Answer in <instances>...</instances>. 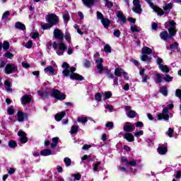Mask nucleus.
Returning a JSON list of instances; mask_svg holds the SVG:
<instances>
[{
    "label": "nucleus",
    "instance_id": "1",
    "mask_svg": "<svg viewBox=\"0 0 181 181\" xmlns=\"http://www.w3.org/2000/svg\"><path fill=\"white\" fill-rule=\"evenodd\" d=\"M165 29H168L169 33L168 31H163L160 34V37L162 40L166 42L168 39H171L173 36H176L177 30L176 29V23L173 21L165 22Z\"/></svg>",
    "mask_w": 181,
    "mask_h": 181
},
{
    "label": "nucleus",
    "instance_id": "2",
    "mask_svg": "<svg viewBox=\"0 0 181 181\" xmlns=\"http://www.w3.org/2000/svg\"><path fill=\"white\" fill-rule=\"evenodd\" d=\"M62 67L64 69V70L62 71V74H64L65 77H69V76L71 80H78L79 81L84 80V78L81 75L74 73L76 68L73 66L70 68V65L67 64V62H64Z\"/></svg>",
    "mask_w": 181,
    "mask_h": 181
},
{
    "label": "nucleus",
    "instance_id": "3",
    "mask_svg": "<svg viewBox=\"0 0 181 181\" xmlns=\"http://www.w3.org/2000/svg\"><path fill=\"white\" fill-rule=\"evenodd\" d=\"M46 21L47 23H45L42 25L43 30H47L57 25L59 23V17L56 14L49 13L46 16Z\"/></svg>",
    "mask_w": 181,
    "mask_h": 181
},
{
    "label": "nucleus",
    "instance_id": "4",
    "mask_svg": "<svg viewBox=\"0 0 181 181\" xmlns=\"http://www.w3.org/2000/svg\"><path fill=\"white\" fill-rule=\"evenodd\" d=\"M52 47L58 56H63L66 50H67V45H66V44L63 42H60L59 44L56 42H54Z\"/></svg>",
    "mask_w": 181,
    "mask_h": 181
},
{
    "label": "nucleus",
    "instance_id": "5",
    "mask_svg": "<svg viewBox=\"0 0 181 181\" xmlns=\"http://www.w3.org/2000/svg\"><path fill=\"white\" fill-rule=\"evenodd\" d=\"M173 107V104L171 103L168 105V107H163L162 112L157 115V119L158 121H162V119L169 121V110H172Z\"/></svg>",
    "mask_w": 181,
    "mask_h": 181
},
{
    "label": "nucleus",
    "instance_id": "6",
    "mask_svg": "<svg viewBox=\"0 0 181 181\" xmlns=\"http://www.w3.org/2000/svg\"><path fill=\"white\" fill-rule=\"evenodd\" d=\"M95 63H97L96 67L98 69V71L100 74H110L111 73V70L108 69V67L103 66V63H104V59L103 58H100L95 60Z\"/></svg>",
    "mask_w": 181,
    "mask_h": 181
},
{
    "label": "nucleus",
    "instance_id": "7",
    "mask_svg": "<svg viewBox=\"0 0 181 181\" xmlns=\"http://www.w3.org/2000/svg\"><path fill=\"white\" fill-rule=\"evenodd\" d=\"M142 56L141 57V59L142 62H147V63L151 62L152 60L151 57H149L146 54H152V49L148 47H144L141 49Z\"/></svg>",
    "mask_w": 181,
    "mask_h": 181
},
{
    "label": "nucleus",
    "instance_id": "8",
    "mask_svg": "<svg viewBox=\"0 0 181 181\" xmlns=\"http://www.w3.org/2000/svg\"><path fill=\"white\" fill-rule=\"evenodd\" d=\"M173 8V4L169 3V4H165V5L163 6V10L158 7L156 13L159 15V16H162L163 15H168L169 12H170V10Z\"/></svg>",
    "mask_w": 181,
    "mask_h": 181
},
{
    "label": "nucleus",
    "instance_id": "9",
    "mask_svg": "<svg viewBox=\"0 0 181 181\" xmlns=\"http://www.w3.org/2000/svg\"><path fill=\"white\" fill-rule=\"evenodd\" d=\"M51 95L56 98V100H59L60 101H63V100H66V94L60 92V90L57 89H52L51 91Z\"/></svg>",
    "mask_w": 181,
    "mask_h": 181
},
{
    "label": "nucleus",
    "instance_id": "10",
    "mask_svg": "<svg viewBox=\"0 0 181 181\" xmlns=\"http://www.w3.org/2000/svg\"><path fill=\"white\" fill-rule=\"evenodd\" d=\"M122 163H124L125 166H133L135 167L136 166V163H141L142 162V160L139 159V160H128V158L126 157H122L121 159Z\"/></svg>",
    "mask_w": 181,
    "mask_h": 181
},
{
    "label": "nucleus",
    "instance_id": "11",
    "mask_svg": "<svg viewBox=\"0 0 181 181\" xmlns=\"http://www.w3.org/2000/svg\"><path fill=\"white\" fill-rule=\"evenodd\" d=\"M4 70L6 74L16 73V71H18V66L13 64H8L6 66Z\"/></svg>",
    "mask_w": 181,
    "mask_h": 181
},
{
    "label": "nucleus",
    "instance_id": "12",
    "mask_svg": "<svg viewBox=\"0 0 181 181\" xmlns=\"http://www.w3.org/2000/svg\"><path fill=\"white\" fill-rule=\"evenodd\" d=\"M54 37L55 39H58L59 40H63L64 39V34L62 31V30L59 28L54 29L53 32Z\"/></svg>",
    "mask_w": 181,
    "mask_h": 181
},
{
    "label": "nucleus",
    "instance_id": "13",
    "mask_svg": "<svg viewBox=\"0 0 181 181\" xmlns=\"http://www.w3.org/2000/svg\"><path fill=\"white\" fill-rule=\"evenodd\" d=\"M18 135L19 136L18 141H20L21 144H26V142H28V137L25 132L20 130L18 132Z\"/></svg>",
    "mask_w": 181,
    "mask_h": 181
},
{
    "label": "nucleus",
    "instance_id": "14",
    "mask_svg": "<svg viewBox=\"0 0 181 181\" xmlns=\"http://www.w3.org/2000/svg\"><path fill=\"white\" fill-rule=\"evenodd\" d=\"M45 73L48 76H54V73L57 71L56 66H49L44 69Z\"/></svg>",
    "mask_w": 181,
    "mask_h": 181
},
{
    "label": "nucleus",
    "instance_id": "15",
    "mask_svg": "<svg viewBox=\"0 0 181 181\" xmlns=\"http://www.w3.org/2000/svg\"><path fill=\"white\" fill-rule=\"evenodd\" d=\"M26 119H28V114L21 111L18 112L17 121H18V122H23V121H26Z\"/></svg>",
    "mask_w": 181,
    "mask_h": 181
},
{
    "label": "nucleus",
    "instance_id": "16",
    "mask_svg": "<svg viewBox=\"0 0 181 181\" xmlns=\"http://www.w3.org/2000/svg\"><path fill=\"white\" fill-rule=\"evenodd\" d=\"M116 16L119 19L120 25H124V23H127V17H125L122 11H117Z\"/></svg>",
    "mask_w": 181,
    "mask_h": 181
},
{
    "label": "nucleus",
    "instance_id": "17",
    "mask_svg": "<svg viewBox=\"0 0 181 181\" xmlns=\"http://www.w3.org/2000/svg\"><path fill=\"white\" fill-rule=\"evenodd\" d=\"M157 152L159 155H166L168 152V148L165 146L163 144H159L157 148Z\"/></svg>",
    "mask_w": 181,
    "mask_h": 181
},
{
    "label": "nucleus",
    "instance_id": "18",
    "mask_svg": "<svg viewBox=\"0 0 181 181\" xmlns=\"http://www.w3.org/2000/svg\"><path fill=\"white\" fill-rule=\"evenodd\" d=\"M123 128L124 131L126 132H132V131L135 129V125L132 124V123L127 122Z\"/></svg>",
    "mask_w": 181,
    "mask_h": 181
},
{
    "label": "nucleus",
    "instance_id": "19",
    "mask_svg": "<svg viewBox=\"0 0 181 181\" xmlns=\"http://www.w3.org/2000/svg\"><path fill=\"white\" fill-rule=\"evenodd\" d=\"M31 100H32V95H24L21 98V104H23V105H25V104H28V103H30Z\"/></svg>",
    "mask_w": 181,
    "mask_h": 181
},
{
    "label": "nucleus",
    "instance_id": "20",
    "mask_svg": "<svg viewBox=\"0 0 181 181\" xmlns=\"http://www.w3.org/2000/svg\"><path fill=\"white\" fill-rule=\"evenodd\" d=\"M4 87L7 93H12L13 90L11 88L12 87V81L9 78L5 81Z\"/></svg>",
    "mask_w": 181,
    "mask_h": 181
},
{
    "label": "nucleus",
    "instance_id": "21",
    "mask_svg": "<svg viewBox=\"0 0 181 181\" xmlns=\"http://www.w3.org/2000/svg\"><path fill=\"white\" fill-rule=\"evenodd\" d=\"M83 4L87 8H91L94 6V4H95V0H82Z\"/></svg>",
    "mask_w": 181,
    "mask_h": 181
},
{
    "label": "nucleus",
    "instance_id": "22",
    "mask_svg": "<svg viewBox=\"0 0 181 181\" xmlns=\"http://www.w3.org/2000/svg\"><path fill=\"white\" fill-rule=\"evenodd\" d=\"M163 81V78H162V74H156L154 76V81L156 84H160L162 81Z\"/></svg>",
    "mask_w": 181,
    "mask_h": 181
},
{
    "label": "nucleus",
    "instance_id": "23",
    "mask_svg": "<svg viewBox=\"0 0 181 181\" xmlns=\"http://www.w3.org/2000/svg\"><path fill=\"white\" fill-rule=\"evenodd\" d=\"M123 138L127 139L128 142H134V135L131 133H125L123 135Z\"/></svg>",
    "mask_w": 181,
    "mask_h": 181
},
{
    "label": "nucleus",
    "instance_id": "24",
    "mask_svg": "<svg viewBox=\"0 0 181 181\" xmlns=\"http://www.w3.org/2000/svg\"><path fill=\"white\" fill-rule=\"evenodd\" d=\"M166 47L168 50H177V52H179V50L177 49L179 47V43H177V42L171 44L170 47L167 45Z\"/></svg>",
    "mask_w": 181,
    "mask_h": 181
},
{
    "label": "nucleus",
    "instance_id": "25",
    "mask_svg": "<svg viewBox=\"0 0 181 181\" xmlns=\"http://www.w3.org/2000/svg\"><path fill=\"white\" fill-rule=\"evenodd\" d=\"M62 17L65 25H67L70 21V15L69 14V11H64L62 14Z\"/></svg>",
    "mask_w": 181,
    "mask_h": 181
},
{
    "label": "nucleus",
    "instance_id": "26",
    "mask_svg": "<svg viewBox=\"0 0 181 181\" xmlns=\"http://www.w3.org/2000/svg\"><path fill=\"white\" fill-rule=\"evenodd\" d=\"M38 95L42 98V100H45V98H47V95H49V93L46 90H38Z\"/></svg>",
    "mask_w": 181,
    "mask_h": 181
},
{
    "label": "nucleus",
    "instance_id": "27",
    "mask_svg": "<svg viewBox=\"0 0 181 181\" xmlns=\"http://www.w3.org/2000/svg\"><path fill=\"white\" fill-rule=\"evenodd\" d=\"M66 115V112H60L55 115L56 121H62V119Z\"/></svg>",
    "mask_w": 181,
    "mask_h": 181
},
{
    "label": "nucleus",
    "instance_id": "28",
    "mask_svg": "<svg viewBox=\"0 0 181 181\" xmlns=\"http://www.w3.org/2000/svg\"><path fill=\"white\" fill-rule=\"evenodd\" d=\"M58 142H59V137L52 138V142L50 144V146L52 149L56 148V146H57Z\"/></svg>",
    "mask_w": 181,
    "mask_h": 181
},
{
    "label": "nucleus",
    "instance_id": "29",
    "mask_svg": "<svg viewBox=\"0 0 181 181\" xmlns=\"http://www.w3.org/2000/svg\"><path fill=\"white\" fill-rule=\"evenodd\" d=\"M145 1L148 3L150 8H151V9L154 11V12L158 11V6L153 4L152 0H145Z\"/></svg>",
    "mask_w": 181,
    "mask_h": 181
},
{
    "label": "nucleus",
    "instance_id": "30",
    "mask_svg": "<svg viewBox=\"0 0 181 181\" xmlns=\"http://www.w3.org/2000/svg\"><path fill=\"white\" fill-rule=\"evenodd\" d=\"M15 28L16 29H19L20 30H25V29H26V27L24 25V24L21 22H16L15 23Z\"/></svg>",
    "mask_w": 181,
    "mask_h": 181
},
{
    "label": "nucleus",
    "instance_id": "31",
    "mask_svg": "<svg viewBox=\"0 0 181 181\" xmlns=\"http://www.w3.org/2000/svg\"><path fill=\"white\" fill-rule=\"evenodd\" d=\"M41 156H49L52 155V150L50 149H44L40 151Z\"/></svg>",
    "mask_w": 181,
    "mask_h": 181
},
{
    "label": "nucleus",
    "instance_id": "32",
    "mask_svg": "<svg viewBox=\"0 0 181 181\" xmlns=\"http://www.w3.org/2000/svg\"><path fill=\"white\" fill-rule=\"evenodd\" d=\"M158 69L162 71V73H169L170 71L169 67L165 64L160 65Z\"/></svg>",
    "mask_w": 181,
    "mask_h": 181
},
{
    "label": "nucleus",
    "instance_id": "33",
    "mask_svg": "<svg viewBox=\"0 0 181 181\" xmlns=\"http://www.w3.org/2000/svg\"><path fill=\"white\" fill-rule=\"evenodd\" d=\"M124 69L122 68H116L115 70V74L117 76V77H121L122 74H124Z\"/></svg>",
    "mask_w": 181,
    "mask_h": 181
},
{
    "label": "nucleus",
    "instance_id": "34",
    "mask_svg": "<svg viewBox=\"0 0 181 181\" xmlns=\"http://www.w3.org/2000/svg\"><path fill=\"white\" fill-rule=\"evenodd\" d=\"M102 25H103L104 28H108L110 26V23H111V21L108 18H104L101 21Z\"/></svg>",
    "mask_w": 181,
    "mask_h": 181
},
{
    "label": "nucleus",
    "instance_id": "35",
    "mask_svg": "<svg viewBox=\"0 0 181 181\" xmlns=\"http://www.w3.org/2000/svg\"><path fill=\"white\" fill-rule=\"evenodd\" d=\"M78 131V125H73L69 132L71 135H74V134H77Z\"/></svg>",
    "mask_w": 181,
    "mask_h": 181
},
{
    "label": "nucleus",
    "instance_id": "36",
    "mask_svg": "<svg viewBox=\"0 0 181 181\" xmlns=\"http://www.w3.org/2000/svg\"><path fill=\"white\" fill-rule=\"evenodd\" d=\"M127 116L129 118H135V117H136V112L134 110H129L127 112Z\"/></svg>",
    "mask_w": 181,
    "mask_h": 181
},
{
    "label": "nucleus",
    "instance_id": "37",
    "mask_svg": "<svg viewBox=\"0 0 181 181\" xmlns=\"http://www.w3.org/2000/svg\"><path fill=\"white\" fill-rule=\"evenodd\" d=\"M104 52L106 53V54H110L112 52L111 46H110L108 44H106L104 46Z\"/></svg>",
    "mask_w": 181,
    "mask_h": 181
},
{
    "label": "nucleus",
    "instance_id": "38",
    "mask_svg": "<svg viewBox=\"0 0 181 181\" xmlns=\"http://www.w3.org/2000/svg\"><path fill=\"white\" fill-rule=\"evenodd\" d=\"M133 11L135 12V13H138V15H141L142 13V8L141 6L134 7Z\"/></svg>",
    "mask_w": 181,
    "mask_h": 181
},
{
    "label": "nucleus",
    "instance_id": "39",
    "mask_svg": "<svg viewBox=\"0 0 181 181\" xmlns=\"http://www.w3.org/2000/svg\"><path fill=\"white\" fill-rule=\"evenodd\" d=\"M160 93H161L163 95H165V97H166V95H168V87L166 86L161 87L160 88Z\"/></svg>",
    "mask_w": 181,
    "mask_h": 181
},
{
    "label": "nucleus",
    "instance_id": "40",
    "mask_svg": "<svg viewBox=\"0 0 181 181\" xmlns=\"http://www.w3.org/2000/svg\"><path fill=\"white\" fill-rule=\"evenodd\" d=\"M17 146H18V144H16V141H15L13 140H11L8 141V146L11 149H15V147Z\"/></svg>",
    "mask_w": 181,
    "mask_h": 181
},
{
    "label": "nucleus",
    "instance_id": "41",
    "mask_svg": "<svg viewBox=\"0 0 181 181\" xmlns=\"http://www.w3.org/2000/svg\"><path fill=\"white\" fill-rule=\"evenodd\" d=\"M78 122H81V124H86L88 121L87 117H79L77 119Z\"/></svg>",
    "mask_w": 181,
    "mask_h": 181
},
{
    "label": "nucleus",
    "instance_id": "42",
    "mask_svg": "<svg viewBox=\"0 0 181 181\" xmlns=\"http://www.w3.org/2000/svg\"><path fill=\"white\" fill-rule=\"evenodd\" d=\"M112 97V93L111 91H105V97L103 98L104 100H108Z\"/></svg>",
    "mask_w": 181,
    "mask_h": 181
},
{
    "label": "nucleus",
    "instance_id": "43",
    "mask_svg": "<svg viewBox=\"0 0 181 181\" xmlns=\"http://www.w3.org/2000/svg\"><path fill=\"white\" fill-rule=\"evenodd\" d=\"M173 129L169 128L168 130L165 132V135H168L169 138H173Z\"/></svg>",
    "mask_w": 181,
    "mask_h": 181
},
{
    "label": "nucleus",
    "instance_id": "44",
    "mask_svg": "<svg viewBox=\"0 0 181 181\" xmlns=\"http://www.w3.org/2000/svg\"><path fill=\"white\" fill-rule=\"evenodd\" d=\"M64 162L67 168H69V166H70L71 165V160L70 158H69L68 157H66L64 159Z\"/></svg>",
    "mask_w": 181,
    "mask_h": 181
},
{
    "label": "nucleus",
    "instance_id": "45",
    "mask_svg": "<svg viewBox=\"0 0 181 181\" xmlns=\"http://www.w3.org/2000/svg\"><path fill=\"white\" fill-rule=\"evenodd\" d=\"M100 165H101V162H98V163H95L93 165V170L95 172H98V170H100L99 168H100Z\"/></svg>",
    "mask_w": 181,
    "mask_h": 181
},
{
    "label": "nucleus",
    "instance_id": "46",
    "mask_svg": "<svg viewBox=\"0 0 181 181\" xmlns=\"http://www.w3.org/2000/svg\"><path fill=\"white\" fill-rule=\"evenodd\" d=\"M64 38L70 43V40H71V35H70V33L69 31H66Z\"/></svg>",
    "mask_w": 181,
    "mask_h": 181
},
{
    "label": "nucleus",
    "instance_id": "47",
    "mask_svg": "<svg viewBox=\"0 0 181 181\" xmlns=\"http://www.w3.org/2000/svg\"><path fill=\"white\" fill-rule=\"evenodd\" d=\"M95 101H98V103H100V101H101V100H102L101 93H95Z\"/></svg>",
    "mask_w": 181,
    "mask_h": 181
},
{
    "label": "nucleus",
    "instance_id": "48",
    "mask_svg": "<svg viewBox=\"0 0 181 181\" xmlns=\"http://www.w3.org/2000/svg\"><path fill=\"white\" fill-rule=\"evenodd\" d=\"M163 80L165 81L170 83V81H173V77H172L169 75H165V76L163 78Z\"/></svg>",
    "mask_w": 181,
    "mask_h": 181
},
{
    "label": "nucleus",
    "instance_id": "49",
    "mask_svg": "<svg viewBox=\"0 0 181 181\" xmlns=\"http://www.w3.org/2000/svg\"><path fill=\"white\" fill-rule=\"evenodd\" d=\"M7 112L8 115H13V114L15 113V109H13V106H11L8 107Z\"/></svg>",
    "mask_w": 181,
    "mask_h": 181
},
{
    "label": "nucleus",
    "instance_id": "50",
    "mask_svg": "<svg viewBox=\"0 0 181 181\" xmlns=\"http://www.w3.org/2000/svg\"><path fill=\"white\" fill-rule=\"evenodd\" d=\"M96 18L97 19L100 20L101 21H103V19H104V15H103V13H101V12L100 11H97L96 13Z\"/></svg>",
    "mask_w": 181,
    "mask_h": 181
},
{
    "label": "nucleus",
    "instance_id": "51",
    "mask_svg": "<svg viewBox=\"0 0 181 181\" xmlns=\"http://www.w3.org/2000/svg\"><path fill=\"white\" fill-rule=\"evenodd\" d=\"M130 30H132V32H133V33H135V32L139 33V32H140L139 28L136 25H134V26L131 25Z\"/></svg>",
    "mask_w": 181,
    "mask_h": 181
},
{
    "label": "nucleus",
    "instance_id": "52",
    "mask_svg": "<svg viewBox=\"0 0 181 181\" xmlns=\"http://www.w3.org/2000/svg\"><path fill=\"white\" fill-rule=\"evenodd\" d=\"M9 42L7 41H4L3 43V49L4 50H8V49H9Z\"/></svg>",
    "mask_w": 181,
    "mask_h": 181
},
{
    "label": "nucleus",
    "instance_id": "53",
    "mask_svg": "<svg viewBox=\"0 0 181 181\" xmlns=\"http://www.w3.org/2000/svg\"><path fill=\"white\" fill-rule=\"evenodd\" d=\"M105 127L108 128V129H112L114 128V122H109L106 123Z\"/></svg>",
    "mask_w": 181,
    "mask_h": 181
},
{
    "label": "nucleus",
    "instance_id": "54",
    "mask_svg": "<svg viewBox=\"0 0 181 181\" xmlns=\"http://www.w3.org/2000/svg\"><path fill=\"white\" fill-rule=\"evenodd\" d=\"M4 57H6L7 59H12V57H13V54L11 53L9 51H7L4 54Z\"/></svg>",
    "mask_w": 181,
    "mask_h": 181
},
{
    "label": "nucleus",
    "instance_id": "55",
    "mask_svg": "<svg viewBox=\"0 0 181 181\" xmlns=\"http://www.w3.org/2000/svg\"><path fill=\"white\" fill-rule=\"evenodd\" d=\"M105 110H108L110 112H112L114 111V107L111 105H105Z\"/></svg>",
    "mask_w": 181,
    "mask_h": 181
},
{
    "label": "nucleus",
    "instance_id": "56",
    "mask_svg": "<svg viewBox=\"0 0 181 181\" xmlns=\"http://www.w3.org/2000/svg\"><path fill=\"white\" fill-rule=\"evenodd\" d=\"M105 6H107V8H110L114 5L112 1L108 0H105Z\"/></svg>",
    "mask_w": 181,
    "mask_h": 181
},
{
    "label": "nucleus",
    "instance_id": "57",
    "mask_svg": "<svg viewBox=\"0 0 181 181\" xmlns=\"http://www.w3.org/2000/svg\"><path fill=\"white\" fill-rule=\"evenodd\" d=\"M9 15H11V13L9 11H6L3 13L1 19H8L9 18Z\"/></svg>",
    "mask_w": 181,
    "mask_h": 181
},
{
    "label": "nucleus",
    "instance_id": "58",
    "mask_svg": "<svg viewBox=\"0 0 181 181\" xmlns=\"http://www.w3.org/2000/svg\"><path fill=\"white\" fill-rule=\"evenodd\" d=\"M32 46H33V42L32 40H29L26 44H25V47L27 49H32Z\"/></svg>",
    "mask_w": 181,
    "mask_h": 181
},
{
    "label": "nucleus",
    "instance_id": "59",
    "mask_svg": "<svg viewBox=\"0 0 181 181\" xmlns=\"http://www.w3.org/2000/svg\"><path fill=\"white\" fill-rule=\"evenodd\" d=\"M156 63L159 67L160 66L163 65V59H162L160 57H158L156 60Z\"/></svg>",
    "mask_w": 181,
    "mask_h": 181
},
{
    "label": "nucleus",
    "instance_id": "60",
    "mask_svg": "<svg viewBox=\"0 0 181 181\" xmlns=\"http://www.w3.org/2000/svg\"><path fill=\"white\" fill-rule=\"evenodd\" d=\"M175 96H177L179 100H181V89H177L175 90Z\"/></svg>",
    "mask_w": 181,
    "mask_h": 181
},
{
    "label": "nucleus",
    "instance_id": "61",
    "mask_svg": "<svg viewBox=\"0 0 181 181\" xmlns=\"http://www.w3.org/2000/svg\"><path fill=\"white\" fill-rule=\"evenodd\" d=\"M133 5L134 7L141 6V1L139 0H133Z\"/></svg>",
    "mask_w": 181,
    "mask_h": 181
},
{
    "label": "nucleus",
    "instance_id": "62",
    "mask_svg": "<svg viewBox=\"0 0 181 181\" xmlns=\"http://www.w3.org/2000/svg\"><path fill=\"white\" fill-rule=\"evenodd\" d=\"M113 35L115 37H119L121 36V32L119 30H115L113 32Z\"/></svg>",
    "mask_w": 181,
    "mask_h": 181
},
{
    "label": "nucleus",
    "instance_id": "63",
    "mask_svg": "<svg viewBox=\"0 0 181 181\" xmlns=\"http://www.w3.org/2000/svg\"><path fill=\"white\" fill-rule=\"evenodd\" d=\"M90 65H91V63L90 62V61L88 60L84 61V63H83L84 67H86L87 69H88V67H90Z\"/></svg>",
    "mask_w": 181,
    "mask_h": 181
},
{
    "label": "nucleus",
    "instance_id": "64",
    "mask_svg": "<svg viewBox=\"0 0 181 181\" xmlns=\"http://www.w3.org/2000/svg\"><path fill=\"white\" fill-rule=\"evenodd\" d=\"M148 80H149V76L146 75L142 76V82L143 83H147Z\"/></svg>",
    "mask_w": 181,
    "mask_h": 181
}]
</instances>
